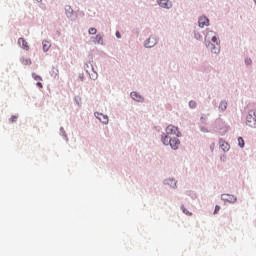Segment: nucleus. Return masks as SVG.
Returning a JSON list of instances; mask_svg holds the SVG:
<instances>
[{"label":"nucleus","mask_w":256,"mask_h":256,"mask_svg":"<svg viewBox=\"0 0 256 256\" xmlns=\"http://www.w3.org/2000/svg\"><path fill=\"white\" fill-rule=\"evenodd\" d=\"M205 43L208 49H215V45H219V39L214 31H208L205 36Z\"/></svg>","instance_id":"f257e3e1"},{"label":"nucleus","mask_w":256,"mask_h":256,"mask_svg":"<svg viewBox=\"0 0 256 256\" xmlns=\"http://www.w3.org/2000/svg\"><path fill=\"white\" fill-rule=\"evenodd\" d=\"M224 201H227L228 203H235V201H237V197L226 194L224 197Z\"/></svg>","instance_id":"6e6552de"},{"label":"nucleus","mask_w":256,"mask_h":256,"mask_svg":"<svg viewBox=\"0 0 256 256\" xmlns=\"http://www.w3.org/2000/svg\"><path fill=\"white\" fill-rule=\"evenodd\" d=\"M219 109L220 111H225V109H227V105L225 104V102H221L219 105Z\"/></svg>","instance_id":"ddd939ff"},{"label":"nucleus","mask_w":256,"mask_h":256,"mask_svg":"<svg viewBox=\"0 0 256 256\" xmlns=\"http://www.w3.org/2000/svg\"><path fill=\"white\" fill-rule=\"evenodd\" d=\"M22 63L23 65H31V59H23Z\"/></svg>","instance_id":"4468645a"},{"label":"nucleus","mask_w":256,"mask_h":256,"mask_svg":"<svg viewBox=\"0 0 256 256\" xmlns=\"http://www.w3.org/2000/svg\"><path fill=\"white\" fill-rule=\"evenodd\" d=\"M158 5H160L163 9H171L173 7V3L169 0H158Z\"/></svg>","instance_id":"20e7f679"},{"label":"nucleus","mask_w":256,"mask_h":256,"mask_svg":"<svg viewBox=\"0 0 256 256\" xmlns=\"http://www.w3.org/2000/svg\"><path fill=\"white\" fill-rule=\"evenodd\" d=\"M130 96L134 101H138V103H143V101L145 100L143 96H141V94L137 92H131Z\"/></svg>","instance_id":"423d86ee"},{"label":"nucleus","mask_w":256,"mask_h":256,"mask_svg":"<svg viewBox=\"0 0 256 256\" xmlns=\"http://www.w3.org/2000/svg\"><path fill=\"white\" fill-rule=\"evenodd\" d=\"M245 63H246V65H251L252 61H251L250 58H247V59L245 60Z\"/></svg>","instance_id":"f3484780"},{"label":"nucleus","mask_w":256,"mask_h":256,"mask_svg":"<svg viewBox=\"0 0 256 256\" xmlns=\"http://www.w3.org/2000/svg\"><path fill=\"white\" fill-rule=\"evenodd\" d=\"M38 3H39V1H41V0H36Z\"/></svg>","instance_id":"aec40b11"},{"label":"nucleus","mask_w":256,"mask_h":256,"mask_svg":"<svg viewBox=\"0 0 256 256\" xmlns=\"http://www.w3.org/2000/svg\"><path fill=\"white\" fill-rule=\"evenodd\" d=\"M88 33H89V35H97V29L96 28H89Z\"/></svg>","instance_id":"f8f14e48"},{"label":"nucleus","mask_w":256,"mask_h":256,"mask_svg":"<svg viewBox=\"0 0 256 256\" xmlns=\"http://www.w3.org/2000/svg\"><path fill=\"white\" fill-rule=\"evenodd\" d=\"M157 45V38L156 37H150L145 41V47L150 49L151 47H155Z\"/></svg>","instance_id":"7ed1b4c3"},{"label":"nucleus","mask_w":256,"mask_h":256,"mask_svg":"<svg viewBox=\"0 0 256 256\" xmlns=\"http://www.w3.org/2000/svg\"><path fill=\"white\" fill-rule=\"evenodd\" d=\"M238 145H239V147H241V149H243V147H245V140L243 139V137L238 138Z\"/></svg>","instance_id":"9b49d317"},{"label":"nucleus","mask_w":256,"mask_h":256,"mask_svg":"<svg viewBox=\"0 0 256 256\" xmlns=\"http://www.w3.org/2000/svg\"><path fill=\"white\" fill-rule=\"evenodd\" d=\"M37 86L42 88V87H43V84H41V82H38V83H37Z\"/></svg>","instance_id":"6ab92c4d"},{"label":"nucleus","mask_w":256,"mask_h":256,"mask_svg":"<svg viewBox=\"0 0 256 256\" xmlns=\"http://www.w3.org/2000/svg\"><path fill=\"white\" fill-rule=\"evenodd\" d=\"M18 45H20V47L22 49H25V51H29V43H27V40L24 38H19L18 39Z\"/></svg>","instance_id":"0eeeda50"},{"label":"nucleus","mask_w":256,"mask_h":256,"mask_svg":"<svg viewBox=\"0 0 256 256\" xmlns=\"http://www.w3.org/2000/svg\"><path fill=\"white\" fill-rule=\"evenodd\" d=\"M246 124L248 127H252V129L256 128V115L255 111L251 110L246 117Z\"/></svg>","instance_id":"f03ea898"},{"label":"nucleus","mask_w":256,"mask_h":256,"mask_svg":"<svg viewBox=\"0 0 256 256\" xmlns=\"http://www.w3.org/2000/svg\"><path fill=\"white\" fill-rule=\"evenodd\" d=\"M198 25L203 29V27H209V18L201 16L198 20Z\"/></svg>","instance_id":"39448f33"},{"label":"nucleus","mask_w":256,"mask_h":256,"mask_svg":"<svg viewBox=\"0 0 256 256\" xmlns=\"http://www.w3.org/2000/svg\"><path fill=\"white\" fill-rule=\"evenodd\" d=\"M43 51L47 52L49 49H51V42L44 40L42 42Z\"/></svg>","instance_id":"1a4fd4ad"},{"label":"nucleus","mask_w":256,"mask_h":256,"mask_svg":"<svg viewBox=\"0 0 256 256\" xmlns=\"http://www.w3.org/2000/svg\"><path fill=\"white\" fill-rule=\"evenodd\" d=\"M116 37L117 39H121V33H119V31L116 32Z\"/></svg>","instance_id":"a211bd4d"},{"label":"nucleus","mask_w":256,"mask_h":256,"mask_svg":"<svg viewBox=\"0 0 256 256\" xmlns=\"http://www.w3.org/2000/svg\"><path fill=\"white\" fill-rule=\"evenodd\" d=\"M33 78L35 79V81H41V76H38L36 74H33Z\"/></svg>","instance_id":"dca6fc26"},{"label":"nucleus","mask_w":256,"mask_h":256,"mask_svg":"<svg viewBox=\"0 0 256 256\" xmlns=\"http://www.w3.org/2000/svg\"><path fill=\"white\" fill-rule=\"evenodd\" d=\"M95 43H100L102 45L103 44V35H101V34L96 35Z\"/></svg>","instance_id":"9d476101"},{"label":"nucleus","mask_w":256,"mask_h":256,"mask_svg":"<svg viewBox=\"0 0 256 256\" xmlns=\"http://www.w3.org/2000/svg\"><path fill=\"white\" fill-rule=\"evenodd\" d=\"M195 105H196L195 101L189 102V106L191 107V109H195Z\"/></svg>","instance_id":"2eb2a0df"}]
</instances>
